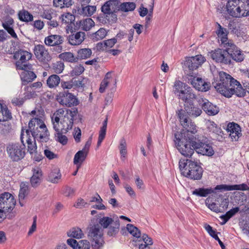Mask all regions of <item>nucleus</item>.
<instances>
[{"label":"nucleus","mask_w":249,"mask_h":249,"mask_svg":"<svg viewBox=\"0 0 249 249\" xmlns=\"http://www.w3.org/2000/svg\"><path fill=\"white\" fill-rule=\"evenodd\" d=\"M178 118L185 130L181 133L180 138H177V147L182 155L190 157L195 151V146H192V140H196V126L193 123L189 124L185 113L183 110L179 111Z\"/></svg>","instance_id":"obj_1"},{"label":"nucleus","mask_w":249,"mask_h":249,"mask_svg":"<svg viewBox=\"0 0 249 249\" xmlns=\"http://www.w3.org/2000/svg\"><path fill=\"white\" fill-rule=\"evenodd\" d=\"M213 85L218 92L228 98L234 94L238 97H243L246 94L240 83L223 71L219 72V79L213 82Z\"/></svg>","instance_id":"obj_2"},{"label":"nucleus","mask_w":249,"mask_h":249,"mask_svg":"<svg viewBox=\"0 0 249 249\" xmlns=\"http://www.w3.org/2000/svg\"><path fill=\"white\" fill-rule=\"evenodd\" d=\"M78 113L77 109L75 108L57 109L52 116L51 121L53 129L57 130L62 129L63 133H67L71 129L74 117Z\"/></svg>","instance_id":"obj_3"},{"label":"nucleus","mask_w":249,"mask_h":249,"mask_svg":"<svg viewBox=\"0 0 249 249\" xmlns=\"http://www.w3.org/2000/svg\"><path fill=\"white\" fill-rule=\"evenodd\" d=\"M179 168L184 177L194 180H199L203 174L202 167L197 162L189 160H180Z\"/></svg>","instance_id":"obj_4"},{"label":"nucleus","mask_w":249,"mask_h":249,"mask_svg":"<svg viewBox=\"0 0 249 249\" xmlns=\"http://www.w3.org/2000/svg\"><path fill=\"white\" fill-rule=\"evenodd\" d=\"M23 133L22 130L20 136L21 142L9 143L6 147L8 157L13 161H18L25 156V145L23 140Z\"/></svg>","instance_id":"obj_5"},{"label":"nucleus","mask_w":249,"mask_h":249,"mask_svg":"<svg viewBox=\"0 0 249 249\" xmlns=\"http://www.w3.org/2000/svg\"><path fill=\"white\" fill-rule=\"evenodd\" d=\"M88 236L91 242L93 249H100L103 247V229L99 224H96L89 228Z\"/></svg>","instance_id":"obj_6"},{"label":"nucleus","mask_w":249,"mask_h":249,"mask_svg":"<svg viewBox=\"0 0 249 249\" xmlns=\"http://www.w3.org/2000/svg\"><path fill=\"white\" fill-rule=\"evenodd\" d=\"M31 53L19 49L14 53L13 58L16 61L17 69H32V65L29 63V61L32 57Z\"/></svg>","instance_id":"obj_7"},{"label":"nucleus","mask_w":249,"mask_h":249,"mask_svg":"<svg viewBox=\"0 0 249 249\" xmlns=\"http://www.w3.org/2000/svg\"><path fill=\"white\" fill-rule=\"evenodd\" d=\"M30 131L34 139L40 142H46L49 139V132L44 123L33 124L29 126Z\"/></svg>","instance_id":"obj_8"},{"label":"nucleus","mask_w":249,"mask_h":249,"mask_svg":"<svg viewBox=\"0 0 249 249\" xmlns=\"http://www.w3.org/2000/svg\"><path fill=\"white\" fill-rule=\"evenodd\" d=\"M16 204L14 196L9 193L0 195V211L5 214L11 212Z\"/></svg>","instance_id":"obj_9"},{"label":"nucleus","mask_w":249,"mask_h":249,"mask_svg":"<svg viewBox=\"0 0 249 249\" xmlns=\"http://www.w3.org/2000/svg\"><path fill=\"white\" fill-rule=\"evenodd\" d=\"M120 0H109L106 2L101 7L102 12L106 15V17L109 16L112 18V21L117 19L115 13L119 10V1Z\"/></svg>","instance_id":"obj_10"},{"label":"nucleus","mask_w":249,"mask_h":249,"mask_svg":"<svg viewBox=\"0 0 249 249\" xmlns=\"http://www.w3.org/2000/svg\"><path fill=\"white\" fill-rule=\"evenodd\" d=\"M225 50L217 49L210 53L211 58L217 63H220L225 64H230L231 61L230 56L228 51L227 44L225 43Z\"/></svg>","instance_id":"obj_11"},{"label":"nucleus","mask_w":249,"mask_h":249,"mask_svg":"<svg viewBox=\"0 0 249 249\" xmlns=\"http://www.w3.org/2000/svg\"><path fill=\"white\" fill-rule=\"evenodd\" d=\"M192 146H195V151L198 154L211 156L213 155V147L208 144L200 142L196 135V140H192Z\"/></svg>","instance_id":"obj_12"},{"label":"nucleus","mask_w":249,"mask_h":249,"mask_svg":"<svg viewBox=\"0 0 249 249\" xmlns=\"http://www.w3.org/2000/svg\"><path fill=\"white\" fill-rule=\"evenodd\" d=\"M197 102L203 110L208 115H215L219 111L218 107L209 102L207 99L201 97H197Z\"/></svg>","instance_id":"obj_13"},{"label":"nucleus","mask_w":249,"mask_h":249,"mask_svg":"<svg viewBox=\"0 0 249 249\" xmlns=\"http://www.w3.org/2000/svg\"><path fill=\"white\" fill-rule=\"evenodd\" d=\"M63 37L57 35H51L44 39L45 44L48 46H53L57 52L60 53L62 51V47L61 45L63 42Z\"/></svg>","instance_id":"obj_14"},{"label":"nucleus","mask_w":249,"mask_h":249,"mask_svg":"<svg viewBox=\"0 0 249 249\" xmlns=\"http://www.w3.org/2000/svg\"><path fill=\"white\" fill-rule=\"evenodd\" d=\"M206 61V58L201 54L196 55L187 58L185 65L190 70L197 69Z\"/></svg>","instance_id":"obj_15"},{"label":"nucleus","mask_w":249,"mask_h":249,"mask_svg":"<svg viewBox=\"0 0 249 249\" xmlns=\"http://www.w3.org/2000/svg\"><path fill=\"white\" fill-rule=\"evenodd\" d=\"M57 101L61 105L67 107H71L78 105L77 98L71 93H63L62 96L57 98Z\"/></svg>","instance_id":"obj_16"},{"label":"nucleus","mask_w":249,"mask_h":249,"mask_svg":"<svg viewBox=\"0 0 249 249\" xmlns=\"http://www.w3.org/2000/svg\"><path fill=\"white\" fill-rule=\"evenodd\" d=\"M226 44L230 56V59L232 58L237 62H241L244 60L243 54L232 42L228 41Z\"/></svg>","instance_id":"obj_17"},{"label":"nucleus","mask_w":249,"mask_h":249,"mask_svg":"<svg viewBox=\"0 0 249 249\" xmlns=\"http://www.w3.org/2000/svg\"><path fill=\"white\" fill-rule=\"evenodd\" d=\"M34 52L36 58L40 61L45 62L50 59V56L48 50L41 44L35 45Z\"/></svg>","instance_id":"obj_18"},{"label":"nucleus","mask_w":249,"mask_h":249,"mask_svg":"<svg viewBox=\"0 0 249 249\" xmlns=\"http://www.w3.org/2000/svg\"><path fill=\"white\" fill-rule=\"evenodd\" d=\"M185 110L180 109L178 110L177 113L178 116V112L180 110H183L185 112L187 118L189 121V124L193 123L188 118V115L192 117H196L200 116L202 113V110L198 107H195L191 102H188L186 105H185ZM193 124H195L194 123Z\"/></svg>","instance_id":"obj_19"},{"label":"nucleus","mask_w":249,"mask_h":249,"mask_svg":"<svg viewBox=\"0 0 249 249\" xmlns=\"http://www.w3.org/2000/svg\"><path fill=\"white\" fill-rule=\"evenodd\" d=\"M189 80L194 88L199 91H206L210 89V83L205 82L201 78L194 77Z\"/></svg>","instance_id":"obj_20"},{"label":"nucleus","mask_w":249,"mask_h":249,"mask_svg":"<svg viewBox=\"0 0 249 249\" xmlns=\"http://www.w3.org/2000/svg\"><path fill=\"white\" fill-rule=\"evenodd\" d=\"M214 190L228 191L233 190L248 191L249 187L246 183L235 185L221 184L217 185L214 189Z\"/></svg>","instance_id":"obj_21"},{"label":"nucleus","mask_w":249,"mask_h":249,"mask_svg":"<svg viewBox=\"0 0 249 249\" xmlns=\"http://www.w3.org/2000/svg\"><path fill=\"white\" fill-rule=\"evenodd\" d=\"M178 96L182 101L187 103L197 98L193 92L192 88L187 85L185 86L183 90L180 91L179 94H178Z\"/></svg>","instance_id":"obj_22"},{"label":"nucleus","mask_w":249,"mask_h":249,"mask_svg":"<svg viewBox=\"0 0 249 249\" xmlns=\"http://www.w3.org/2000/svg\"><path fill=\"white\" fill-rule=\"evenodd\" d=\"M226 130L228 132H229V135L233 141H237L240 136H241V130L240 126L234 123H229L227 125Z\"/></svg>","instance_id":"obj_23"},{"label":"nucleus","mask_w":249,"mask_h":249,"mask_svg":"<svg viewBox=\"0 0 249 249\" xmlns=\"http://www.w3.org/2000/svg\"><path fill=\"white\" fill-rule=\"evenodd\" d=\"M240 0H229L227 3L228 13L233 17H240L241 13L237 10Z\"/></svg>","instance_id":"obj_24"},{"label":"nucleus","mask_w":249,"mask_h":249,"mask_svg":"<svg viewBox=\"0 0 249 249\" xmlns=\"http://www.w3.org/2000/svg\"><path fill=\"white\" fill-rule=\"evenodd\" d=\"M85 36L84 32H78L69 36L68 40L71 45H78L83 42L85 39Z\"/></svg>","instance_id":"obj_25"},{"label":"nucleus","mask_w":249,"mask_h":249,"mask_svg":"<svg viewBox=\"0 0 249 249\" xmlns=\"http://www.w3.org/2000/svg\"><path fill=\"white\" fill-rule=\"evenodd\" d=\"M33 176L30 178V182L32 187H37L40 184L42 180V171L38 167L32 169Z\"/></svg>","instance_id":"obj_26"},{"label":"nucleus","mask_w":249,"mask_h":249,"mask_svg":"<svg viewBox=\"0 0 249 249\" xmlns=\"http://www.w3.org/2000/svg\"><path fill=\"white\" fill-rule=\"evenodd\" d=\"M23 70L20 74V78L23 85L32 82L36 78V74L31 70L32 69H20Z\"/></svg>","instance_id":"obj_27"},{"label":"nucleus","mask_w":249,"mask_h":249,"mask_svg":"<svg viewBox=\"0 0 249 249\" xmlns=\"http://www.w3.org/2000/svg\"><path fill=\"white\" fill-rule=\"evenodd\" d=\"M29 192V186L27 182H22L20 185L18 194L19 203L21 206H24V200Z\"/></svg>","instance_id":"obj_28"},{"label":"nucleus","mask_w":249,"mask_h":249,"mask_svg":"<svg viewBox=\"0 0 249 249\" xmlns=\"http://www.w3.org/2000/svg\"><path fill=\"white\" fill-rule=\"evenodd\" d=\"M237 9L241 13V17L249 15V0H240Z\"/></svg>","instance_id":"obj_29"},{"label":"nucleus","mask_w":249,"mask_h":249,"mask_svg":"<svg viewBox=\"0 0 249 249\" xmlns=\"http://www.w3.org/2000/svg\"><path fill=\"white\" fill-rule=\"evenodd\" d=\"M12 118V114L5 104L0 103V122L6 121Z\"/></svg>","instance_id":"obj_30"},{"label":"nucleus","mask_w":249,"mask_h":249,"mask_svg":"<svg viewBox=\"0 0 249 249\" xmlns=\"http://www.w3.org/2000/svg\"><path fill=\"white\" fill-rule=\"evenodd\" d=\"M30 114L33 117L29 123V126H33V124H36L44 123L41 118V112L39 109L32 110Z\"/></svg>","instance_id":"obj_31"},{"label":"nucleus","mask_w":249,"mask_h":249,"mask_svg":"<svg viewBox=\"0 0 249 249\" xmlns=\"http://www.w3.org/2000/svg\"><path fill=\"white\" fill-rule=\"evenodd\" d=\"M88 154L82 150L78 151L74 155L73 159V163L76 165V167L79 169L82 163L85 160Z\"/></svg>","instance_id":"obj_32"},{"label":"nucleus","mask_w":249,"mask_h":249,"mask_svg":"<svg viewBox=\"0 0 249 249\" xmlns=\"http://www.w3.org/2000/svg\"><path fill=\"white\" fill-rule=\"evenodd\" d=\"M206 125L208 129L210 132H213L217 136H222L223 134L220 127L216 124L213 121L208 120L206 122Z\"/></svg>","instance_id":"obj_33"},{"label":"nucleus","mask_w":249,"mask_h":249,"mask_svg":"<svg viewBox=\"0 0 249 249\" xmlns=\"http://www.w3.org/2000/svg\"><path fill=\"white\" fill-rule=\"evenodd\" d=\"M13 23V19L12 18H9L8 20L2 23V26L13 38L18 39V36L12 27Z\"/></svg>","instance_id":"obj_34"},{"label":"nucleus","mask_w":249,"mask_h":249,"mask_svg":"<svg viewBox=\"0 0 249 249\" xmlns=\"http://www.w3.org/2000/svg\"><path fill=\"white\" fill-rule=\"evenodd\" d=\"M60 82V78L58 75L52 74L48 78L47 85L50 88H55L59 85Z\"/></svg>","instance_id":"obj_35"},{"label":"nucleus","mask_w":249,"mask_h":249,"mask_svg":"<svg viewBox=\"0 0 249 249\" xmlns=\"http://www.w3.org/2000/svg\"><path fill=\"white\" fill-rule=\"evenodd\" d=\"M61 174L60 170L58 169H54L49 174L47 180L53 183H57L61 179Z\"/></svg>","instance_id":"obj_36"},{"label":"nucleus","mask_w":249,"mask_h":249,"mask_svg":"<svg viewBox=\"0 0 249 249\" xmlns=\"http://www.w3.org/2000/svg\"><path fill=\"white\" fill-rule=\"evenodd\" d=\"M120 229V221L116 217L115 220L108 227L107 235L110 236H115L118 232Z\"/></svg>","instance_id":"obj_37"},{"label":"nucleus","mask_w":249,"mask_h":249,"mask_svg":"<svg viewBox=\"0 0 249 249\" xmlns=\"http://www.w3.org/2000/svg\"><path fill=\"white\" fill-rule=\"evenodd\" d=\"M214 190L211 188H199L196 189L192 192V194L196 196L201 197H206L208 195L213 193Z\"/></svg>","instance_id":"obj_38"},{"label":"nucleus","mask_w":249,"mask_h":249,"mask_svg":"<svg viewBox=\"0 0 249 249\" xmlns=\"http://www.w3.org/2000/svg\"><path fill=\"white\" fill-rule=\"evenodd\" d=\"M18 18L20 21L28 22L33 20V16L28 11L22 9L18 12Z\"/></svg>","instance_id":"obj_39"},{"label":"nucleus","mask_w":249,"mask_h":249,"mask_svg":"<svg viewBox=\"0 0 249 249\" xmlns=\"http://www.w3.org/2000/svg\"><path fill=\"white\" fill-rule=\"evenodd\" d=\"M59 57L66 62L73 63L78 61V57H75L71 52H65L59 54Z\"/></svg>","instance_id":"obj_40"},{"label":"nucleus","mask_w":249,"mask_h":249,"mask_svg":"<svg viewBox=\"0 0 249 249\" xmlns=\"http://www.w3.org/2000/svg\"><path fill=\"white\" fill-rule=\"evenodd\" d=\"M107 117L106 119L104 120L103 126L101 127L100 130L99 131L98 140L97 142V146L99 147L100 146L103 140L105 138L106 134V130L107 128Z\"/></svg>","instance_id":"obj_41"},{"label":"nucleus","mask_w":249,"mask_h":249,"mask_svg":"<svg viewBox=\"0 0 249 249\" xmlns=\"http://www.w3.org/2000/svg\"><path fill=\"white\" fill-rule=\"evenodd\" d=\"M107 35V31L104 28H100L97 32L91 35V38L94 41L103 39Z\"/></svg>","instance_id":"obj_42"},{"label":"nucleus","mask_w":249,"mask_h":249,"mask_svg":"<svg viewBox=\"0 0 249 249\" xmlns=\"http://www.w3.org/2000/svg\"><path fill=\"white\" fill-rule=\"evenodd\" d=\"M217 24L218 25V29L216 31V34L219 37H221L222 43L225 44V43H227L226 42L228 39L227 37V30L226 29L223 28L220 24L217 23Z\"/></svg>","instance_id":"obj_43"},{"label":"nucleus","mask_w":249,"mask_h":249,"mask_svg":"<svg viewBox=\"0 0 249 249\" xmlns=\"http://www.w3.org/2000/svg\"><path fill=\"white\" fill-rule=\"evenodd\" d=\"M111 74L110 72H108L106 73L104 79L102 80V82L100 84V87L99 88V91L101 93H103L105 92L106 89L108 86V84L110 82V80L111 79Z\"/></svg>","instance_id":"obj_44"},{"label":"nucleus","mask_w":249,"mask_h":249,"mask_svg":"<svg viewBox=\"0 0 249 249\" xmlns=\"http://www.w3.org/2000/svg\"><path fill=\"white\" fill-rule=\"evenodd\" d=\"M54 129L56 131V133L55 134L56 140L63 145L66 144L67 143L68 139L66 136L63 135V134H66V133L62 132V129L60 128H59L58 130L56 129Z\"/></svg>","instance_id":"obj_45"},{"label":"nucleus","mask_w":249,"mask_h":249,"mask_svg":"<svg viewBox=\"0 0 249 249\" xmlns=\"http://www.w3.org/2000/svg\"><path fill=\"white\" fill-rule=\"evenodd\" d=\"M96 7L95 6L87 5L82 7L80 10L79 13L84 16H90L96 11Z\"/></svg>","instance_id":"obj_46"},{"label":"nucleus","mask_w":249,"mask_h":249,"mask_svg":"<svg viewBox=\"0 0 249 249\" xmlns=\"http://www.w3.org/2000/svg\"><path fill=\"white\" fill-rule=\"evenodd\" d=\"M136 8V4L132 2H124L119 5V10L124 12L132 11Z\"/></svg>","instance_id":"obj_47"},{"label":"nucleus","mask_w":249,"mask_h":249,"mask_svg":"<svg viewBox=\"0 0 249 249\" xmlns=\"http://www.w3.org/2000/svg\"><path fill=\"white\" fill-rule=\"evenodd\" d=\"M92 54V51L89 48H83L79 50L77 52V56L78 58L87 59L89 58Z\"/></svg>","instance_id":"obj_48"},{"label":"nucleus","mask_w":249,"mask_h":249,"mask_svg":"<svg viewBox=\"0 0 249 249\" xmlns=\"http://www.w3.org/2000/svg\"><path fill=\"white\" fill-rule=\"evenodd\" d=\"M126 229L133 236L137 238H141V231L132 224H128L126 225Z\"/></svg>","instance_id":"obj_49"},{"label":"nucleus","mask_w":249,"mask_h":249,"mask_svg":"<svg viewBox=\"0 0 249 249\" xmlns=\"http://www.w3.org/2000/svg\"><path fill=\"white\" fill-rule=\"evenodd\" d=\"M82 29L85 31H89L95 25L94 21L90 18H87L81 21Z\"/></svg>","instance_id":"obj_50"},{"label":"nucleus","mask_w":249,"mask_h":249,"mask_svg":"<svg viewBox=\"0 0 249 249\" xmlns=\"http://www.w3.org/2000/svg\"><path fill=\"white\" fill-rule=\"evenodd\" d=\"M68 235L77 239L81 238L83 236L82 230L79 228H73L68 232Z\"/></svg>","instance_id":"obj_51"},{"label":"nucleus","mask_w":249,"mask_h":249,"mask_svg":"<svg viewBox=\"0 0 249 249\" xmlns=\"http://www.w3.org/2000/svg\"><path fill=\"white\" fill-rule=\"evenodd\" d=\"M53 4L56 7H69L72 5L71 0H53Z\"/></svg>","instance_id":"obj_52"},{"label":"nucleus","mask_w":249,"mask_h":249,"mask_svg":"<svg viewBox=\"0 0 249 249\" xmlns=\"http://www.w3.org/2000/svg\"><path fill=\"white\" fill-rule=\"evenodd\" d=\"M36 139H34V138H33V140L30 138H28L26 140L28 145V150L30 154H33L37 150V146L36 142Z\"/></svg>","instance_id":"obj_53"},{"label":"nucleus","mask_w":249,"mask_h":249,"mask_svg":"<svg viewBox=\"0 0 249 249\" xmlns=\"http://www.w3.org/2000/svg\"><path fill=\"white\" fill-rule=\"evenodd\" d=\"M115 220V219H112V218L105 216L100 219L99 221V224L103 227L104 229L107 228L109 226L112 224V223Z\"/></svg>","instance_id":"obj_54"},{"label":"nucleus","mask_w":249,"mask_h":249,"mask_svg":"<svg viewBox=\"0 0 249 249\" xmlns=\"http://www.w3.org/2000/svg\"><path fill=\"white\" fill-rule=\"evenodd\" d=\"M187 84L179 80H176L174 85V88L175 89L174 93L177 94V95L178 94H179L180 92V91L183 90L185 86Z\"/></svg>","instance_id":"obj_55"},{"label":"nucleus","mask_w":249,"mask_h":249,"mask_svg":"<svg viewBox=\"0 0 249 249\" xmlns=\"http://www.w3.org/2000/svg\"><path fill=\"white\" fill-rule=\"evenodd\" d=\"M120 152L121 155V159L123 160L126 154V143L124 139H122L120 141L119 146Z\"/></svg>","instance_id":"obj_56"},{"label":"nucleus","mask_w":249,"mask_h":249,"mask_svg":"<svg viewBox=\"0 0 249 249\" xmlns=\"http://www.w3.org/2000/svg\"><path fill=\"white\" fill-rule=\"evenodd\" d=\"M55 16V14L51 9L44 10L41 14V17L47 20L53 18H54Z\"/></svg>","instance_id":"obj_57"},{"label":"nucleus","mask_w":249,"mask_h":249,"mask_svg":"<svg viewBox=\"0 0 249 249\" xmlns=\"http://www.w3.org/2000/svg\"><path fill=\"white\" fill-rule=\"evenodd\" d=\"M53 69L56 73H61L64 69V64L62 62L58 61L53 64Z\"/></svg>","instance_id":"obj_58"},{"label":"nucleus","mask_w":249,"mask_h":249,"mask_svg":"<svg viewBox=\"0 0 249 249\" xmlns=\"http://www.w3.org/2000/svg\"><path fill=\"white\" fill-rule=\"evenodd\" d=\"M25 91L24 98L26 99H31L36 95V91L34 90L33 89H32V88L30 87H26L25 88Z\"/></svg>","instance_id":"obj_59"},{"label":"nucleus","mask_w":249,"mask_h":249,"mask_svg":"<svg viewBox=\"0 0 249 249\" xmlns=\"http://www.w3.org/2000/svg\"><path fill=\"white\" fill-rule=\"evenodd\" d=\"M74 16L70 13H67L65 15H62V21L63 23L71 24L74 20Z\"/></svg>","instance_id":"obj_60"},{"label":"nucleus","mask_w":249,"mask_h":249,"mask_svg":"<svg viewBox=\"0 0 249 249\" xmlns=\"http://www.w3.org/2000/svg\"><path fill=\"white\" fill-rule=\"evenodd\" d=\"M117 42V39L114 38L105 40L103 43H98V46L103 45L106 48H112Z\"/></svg>","instance_id":"obj_61"},{"label":"nucleus","mask_w":249,"mask_h":249,"mask_svg":"<svg viewBox=\"0 0 249 249\" xmlns=\"http://www.w3.org/2000/svg\"><path fill=\"white\" fill-rule=\"evenodd\" d=\"M85 69L81 65H79L75 66L73 69L71 71V74L72 76H77L80 75L84 72Z\"/></svg>","instance_id":"obj_62"},{"label":"nucleus","mask_w":249,"mask_h":249,"mask_svg":"<svg viewBox=\"0 0 249 249\" xmlns=\"http://www.w3.org/2000/svg\"><path fill=\"white\" fill-rule=\"evenodd\" d=\"M209 201L210 200L208 198H207L205 202L206 205L213 212L216 213L220 212V208L217 206V205L215 203H209Z\"/></svg>","instance_id":"obj_63"},{"label":"nucleus","mask_w":249,"mask_h":249,"mask_svg":"<svg viewBox=\"0 0 249 249\" xmlns=\"http://www.w3.org/2000/svg\"><path fill=\"white\" fill-rule=\"evenodd\" d=\"M90 247V243L88 240H82L78 242L77 249H89Z\"/></svg>","instance_id":"obj_64"}]
</instances>
